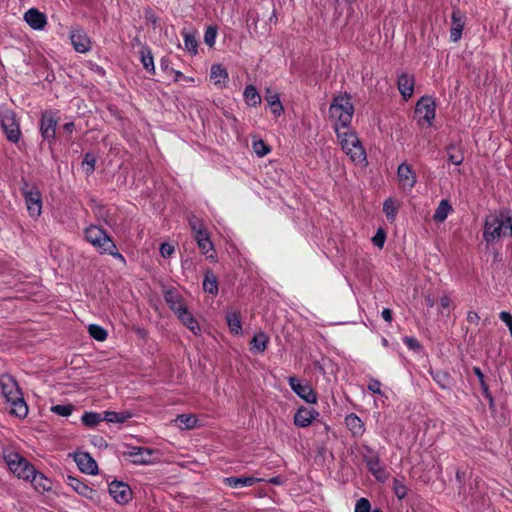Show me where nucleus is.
I'll return each mask as SVG.
<instances>
[{"label":"nucleus","instance_id":"62","mask_svg":"<svg viewBox=\"0 0 512 512\" xmlns=\"http://www.w3.org/2000/svg\"><path fill=\"white\" fill-rule=\"evenodd\" d=\"M381 315H382V318L386 322H391L392 321V311L390 309H388V308L383 309Z\"/></svg>","mask_w":512,"mask_h":512},{"label":"nucleus","instance_id":"61","mask_svg":"<svg viewBox=\"0 0 512 512\" xmlns=\"http://www.w3.org/2000/svg\"><path fill=\"white\" fill-rule=\"evenodd\" d=\"M440 307L444 309H448L451 305V300L448 296H442L439 301Z\"/></svg>","mask_w":512,"mask_h":512},{"label":"nucleus","instance_id":"15","mask_svg":"<svg viewBox=\"0 0 512 512\" xmlns=\"http://www.w3.org/2000/svg\"><path fill=\"white\" fill-rule=\"evenodd\" d=\"M465 24L466 16L458 9L453 10L450 27L451 41L458 42L461 39Z\"/></svg>","mask_w":512,"mask_h":512},{"label":"nucleus","instance_id":"21","mask_svg":"<svg viewBox=\"0 0 512 512\" xmlns=\"http://www.w3.org/2000/svg\"><path fill=\"white\" fill-rule=\"evenodd\" d=\"M28 482H30L33 488L39 493L48 492L52 489V481L36 469H34L32 475L29 477Z\"/></svg>","mask_w":512,"mask_h":512},{"label":"nucleus","instance_id":"58","mask_svg":"<svg viewBox=\"0 0 512 512\" xmlns=\"http://www.w3.org/2000/svg\"><path fill=\"white\" fill-rule=\"evenodd\" d=\"M499 318L502 322H504L508 328L512 326V315L507 311H502L499 314Z\"/></svg>","mask_w":512,"mask_h":512},{"label":"nucleus","instance_id":"4","mask_svg":"<svg viewBox=\"0 0 512 512\" xmlns=\"http://www.w3.org/2000/svg\"><path fill=\"white\" fill-rule=\"evenodd\" d=\"M3 459L9 471L18 479L28 481L35 467L22 456L13 446H6L2 450Z\"/></svg>","mask_w":512,"mask_h":512},{"label":"nucleus","instance_id":"10","mask_svg":"<svg viewBox=\"0 0 512 512\" xmlns=\"http://www.w3.org/2000/svg\"><path fill=\"white\" fill-rule=\"evenodd\" d=\"M415 115L421 125L430 126L435 118V104L429 97H422L415 107Z\"/></svg>","mask_w":512,"mask_h":512},{"label":"nucleus","instance_id":"27","mask_svg":"<svg viewBox=\"0 0 512 512\" xmlns=\"http://www.w3.org/2000/svg\"><path fill=\"white\" fill-rule=\"evenodd\" d=\"M345 424L356 437L362 436L365 431L363 421L354 413H351L345 417Z\"/></svg>","mask_w":512,"mask_h":512},{"label":"nucleus","instance_id":"9","mask_svg":"<svg viewBox=\"0 0 512 512\" xmlns=\"http://www.w3.org/2000/svg\"><path fill=\"white\" fill-rule=\"evenodd\" d=\"M29 216L37 219L42 213V195L38 188L30 187L23 190Z\"/></svg>","mask_w":512,"mask_h":512},{"label":"nucleus","instance_id":"19","mask_svg":"<svg viewBox=\"0 0 512 512\" xmlns=\"http://www.w3.org/2000/svg\"><path fill=\"white\" fill-rule=\"evenodd\" d=\"M319 413L312 408L301 406L294 415V424L306 428L318 417Z\"/></svg>","mask_w":512,"mask_h":512},{"label":"nucleus","instance_id":"28","mask_svg":"<svg viewBox=\"0 0 512 512\" xmlns=\"http://www.w3.org/2000/svg\"><path fill=\"white\" fill-rule=\"evenodd\" d=\"M264 98L274 116L278 117L283 113V106L277 93L268 88Z\"/></svg>","mask_w":512,"mask_h":512},{"label":"nucleus","instance_id":"50","mask_svg":"<svg viewBox=\"0 0 512 512\" xmlns=\"http://www.w3.org/2000/svg\"><path fill=\"white\" fill-rule=\"evenodd\" d=\"M355 512H371V505L368 499L360 498L355 505Z\"/></svg>","mask_w":512,"mask_h":512},{"label":"nucleus","instance_id":"53","mask_svg":"<svg viewBox=\"0 0 512 512\" xmlns=\"http://www.w3.org/2000/svg\"><path fill=\"white\" fill-rule=\"evenodd\" d=\"M368 389L374 394H382L381 382L376 379H371L368 384Z\"/></svg>","mask_w":512,"mask_h":512},{"label":"nucleus","instance_id":"34","mask_svg":"<svg viewBox=\"0 0 512 512\" xmlns=\"http://www.w3.org/2000/svg\"><path fill=\"white\" fill-rule=\"evenodd\" d=\"M226 321L232 333L239 334L242 330L240 314L236 311H229L226 314Z\"/></svg>","mask_w":512,"mask_h":512},{"label":"nucleus","instance_id":"5","mask_svg":"<svg viewBox=\"0 0 512 512\" xmlns=\"http://www.w3.org/2000/svg\"><path fill=\"white\" fill-rule=\"evenodd\" d=\"M330 117L335 120V128H349L351 123L354 107L351 98L348 95H339L335 97L329 108Z\"/></svg>","mask_w":512,"mask_h":512},{"label":"nucleus","instance_id":"32","mask_svg":"<svg viewBox=\"0 0 512 512\" xmlns=\"http://www.w3.org/2000/svg\"><path fill=\"white\" fill-rule=\"evenodd\" d=\"M180 429H193L197 426L198 419L193 414H181L174 420Z\"/></svg>","mask_w":512,"mask_h":512},{"label":"nucleus","instance_id":"35","mask_svg":"<svg viewBox=\"0 0 512 512\" xmlns=\"http://www.w3.org/2000/svg\"><path fill=\"white\" fill-rule=\"evenodd\" d=\"M131 416L129 412L105 411L103 413V419L108 423H123L130 419Z\"/></svg>","mask_w":512,"mask_h":512},{"label":"nucleus","instance_id":"56","mask_svg":"<svg viewBox=\"0 0 512 512\" xmlns=\"http://www.w3.org/2000/svg\"><path fill=\"white\" fill-rule=\"evenodd\" d=\"M375 246L382 248L385 242V234L379 230L372 239Z\"/></svg>","mask_w":512,"mask_h":512},{"label":"nucleus","instance_id":"31","mask_svg":"<svg viewBox=\"0 0 512 512\" xmlns=\"http://www.w3.org/2000/svg\"><path fill=\"white\" fill-rule=\"evenodd\" d=\"M268 341L269 338L265 333L259 332L255 334L250 342L251 350L256 353H263L267 348Z\"/></svg>","mask_w":512,"mask_h":512},{"label":"nucleus","instance_id":"14","mask_svg":"<svg viewBox=\"0 0 512 512\" xmlns=\"http://www.w3.org/2000/svg\"><path fill=\"white\" fill-rule=\"evenodd\" d=\"M57 125L56 114L52 111H46L42 114L40 130L44 139L53 140L55 137Z\"/></svg>","mask_w":512,"mask_h":512},{"label":"nucleus","instance_id":"49","mask_svg":"<svg viewBox=\"0 0 512 512\" xmlns=\"http://www.w3.org/2000/svg\"><path fill=\"white\" fill-rule=\"evenodd\" d=\"M216 36L217 30L214 27L209 26L204 34V42L208 46L212 47L215 44Z\"/></svg>","mask_w":512,"mask_h":512},{"label":"nucleus","instance_id":"26","mask_svg":"<svg viewBox=\"0 0 512 512\" xmlns=\"http://www.w3.org/2000/svg\"><path fill=\"white\" fill-rule=\"evenodd\" d=\"M260 478H256L253 476L248 477H226L223 482L230 488L238 489L242 487H250L254 484L260 482Z\"/></svg>","mask_w":512,"mask_h":512},{"label":"nucleus","instance_id":"8","mask_svg":"<svg viewBox=\"0 0 512 512\" xmlns=\"http://www.w3.org/2000/svg\"><path fill=\"white\" fill-rule=\"evenodd\" d=\"M125 455L136 465H150L160 458V453L157 450L138 446L129 447Z\"/></svg>","mask_w":512,"mask_h":512},{"label":"nucleus","instance_id":"33","mask_svg":"<svg viewBox=\"0 0 512 512\" xmlns=\"http://www.w3.org/2000/svg\"><path fill=\"white\" fill-rule=\"evenodd\" d=\"M140 60L145 70L151 74H155V65L152 52L149 48L143 47L140 50Z\"/></svg>","mask_w":512,"mask_h":512},{"label":"nucleus","instance_id":"18","mask_svg":"<svg viewBox=\"0 0 512 512\" xmlns=\"http://www.w3.org/2000/svg\"><path fill=\"white\" fill-rule=\"evenodd\" d=\"M65 483L76 493L87 499L93 500L97 494L94 489L90 488L86 483L74 476L68 475L65 479Z\"/></svg>","mask_w":512,"mask_h":512},{"label":"nucleus","instance_id":"30","mask_svg":"<svg viewBox=\"0 0 512 512\" xmlns=\"http://www.w3.org/2000/svg\"><path fill=\"white\" fill-rule=\"evenodd\" d=\"M177 317L194 335H199L201 333V328L197 320L194 318L191 312L188 311V309L179 314Z\"/></svg>","mask_w":512,"mask_h":512},{"label":"nucleus","instance_id":"24","mask_svg":"<svg viewBox=\"0 0 512 512\" xmlns=\"http://www.w3.org/2000/svg\"><path fill=\"white\" fill-rule=\"evenodd\" d=\"M397 84H398L399 92L403 96L404 99H409L413 95L414 84H415V80H414L413 76H411L407 73H402L398 77Z\"/></svg>","mask_w":512,"mask_h":512},{"label":"nucleus","instance_id":"16","mask_svg":"<svg viewBox=\"0 0 512 512\" xmlns=\"http://www.w3.org/2000/svg\"><path fill=\"white\" fill-rule=\"evenodd\" d=\"M109 493L119 504H126L131 499L130 487L120 481H113L109 485Z\"/></svg>","mask_w":512,"mask_h":512},{"label":"nucleus","instance_id":"20","mask_svg":"<svg viewBox=\"0 0 512 512\" xmlns=\"http://www.w3.org/2000/svg\"><path fill=\"white\" fill-rule=\"evenodd\" d=\"M24 20L34 30H42L47 24V17L36 8H30L24 14Z\"/></svg>","mask_w":512,"mask_h":512},{"label":"nucleus","instance_id":"22","mask_svg":"<svg viewBox=\"0 0 512 512\" xmlns=\"http://www.w3.org/2000/svg\"><path fill=\"white\" fill-rule=\"evenodd\" d=\"M365 463L371 474L380 481L387 478L385 469L382 467L379 457L376 454H371L365 457Z\"/></svg>","mask_w":512,"mask_h":512},{"label":"nucleus","instance_id":"60","mask_svg":"<svg viewBox=\"0 0 512 512\" xmlns=\"http://www.w3.org/2000/svg\"><path fill=\"white\" fill-rule=\"evenodd\" d=\"M160 67L166 73H171L170 60L168 58L163 57L160 60Z\"/></svg>","mask_w":512,"mask_h":512},{"label":"nucleus","instance_id":"13","mask_svg":"<svg viewBox=\"0 0 512 512\" xmlns=\"http://www.w3.org/2000/svg\"><path fill=\"white\" fill-rule=\"evenodd\" d=\"M70 40L74 49L79 53H86L91 49V40L82 28H72Z\"/></svg>","mask_w":512,"mask_h":512},{"label":"nucleus","instance_id":"45","mask_svg":"<svg viewBox=\"0 0 512 512\" xmlns=\"http://www.w3.org/2000/svg\"><path fill=\"white\" fill-rule=\"evenodd\" d=\"M88 331L91 337L98 341H104L107 337L106 330L96 324H91L88 328Z\"/></svg>","mask_w":512,"mask_h":512},{"label":"nucleus","instance_id":"41","mask_svg":"<svg viewBox=\"0 0 512 512\" xmlns=\"http://www.w3.org/2000/svg\"><path fill=\"white\" fill-rule=\"evenodd\" d=\"M447 153H448V160L450 163H452L454 165L462 164V162L464 160V155L460 148H458L455 145H450L447 148Z\"/></svg>","mask_w":512,"mask_h":512},{"label":"nucleus","instance_id":"38","mask_svg":"<svg viewBox=\"0 0 512 512\" xmlns=\"http://www.w3.org/2000/svg\"><path fill=\"white\" fill-rule=\"evenodd\" d=\"M451 210H452V207L449 204V202L447 200H441L437 209L434 212L433 219L436 222L441 223L447 218V216Z\"/></svg>","mask_w":512,"mask_h":512},{"label":"nucleus","instance_id":"42","mask_svg":"<svg viewBox=\"0 0 512 512\" xmlns=\"http://www.w3.org/2000/svg\"><path fill=\"white\" fill-rule=\"evenodd\" d=\"M188 222H189V226L194 234V237H198V236H200V234L208 233L202 220H200L196 216H191L189 218Z\"/></svg>","mask_w":512,"mask_h":512},{"label":"nucleus","instance_id":"12","mask_svg":"<svg viewBox=\"0 0 512 512\" xmlns=\"http://www.w3.org/2000/svg\"><path fill=\"white\" fill-rule=\"evenodd\" d=\"M397 178L403 191H411L417 181L415 172L407 163H402L398 166Z\"/></svg>","mask_w":512,"mask_h":512},{"label":"nucleus","instance_id":"63","mask_svg":"<svg viewBox=\"0 0 512 512\" xmlns=\"http://www.w3.org/2000/svg\"><path fill=\"white\" fill-rule=\"evenodd\" d=\"M395 493L399 499H403L406 496V487L405 486L396 487Z\"/></svg>","mask_w":512,"mask_h":512},{"label":"nucleus","instance_id":"48","mask_svg":"<svg viewBox=\"0 0 512 512\" xmlns=\"http://www.w3.org/2000/svg\"><path fill=\"white\" fill-rule=\"evenodd\" d=\"M253 149H254L255 153L258 156H260V157L265 156L270 151V149L268 148L266 143L264 141H262V140L254 141L253 142Z\"/></svg>","mask_w":512,"mask_h":512},{"label":"nucleus","instance_id":"25","mask_svg":"<svg viewBox=\"0 0 512 512\" xmlns=\"http://www.w3.org/2000/svg\"><path fill=\"white\" fill-rule=\"evenodd\" d=\"M228 73L221 64H213L210 69V79L219 88H224L228 81Z\"/></svg>","mask_w":512,"mask_h":512},{"label":"nucleus","instance_id":"2","mask_svg":"<svg viewBox=\"0 0 512 512\" xmlns=\"http://www.w3.org/2000/svg\"><path fill=\"white\" fill-rule=\"evenodd\" d=\"M0 388L3 397L10 404V412L19 418L26 417L28 406L15 379L7 374L1 375Z\"/></svg>","mask_w":512,"mask_h":512},{"label":"nucleus","instance_id":"54","mask_svg":"<svg viewBox=\"0 0 512 512\" xmlns=\"http://www.w3.org/2000/svg\"><path fill=\"white\" fill-rule=\"evenodd\" d=\"M473 372L474 374L477 376L479 382H480V385L482 387V389L487 392L488 391V386L486 385L485 383V380H484V374L483 372L481 371V369L479 367H474L473 368Z\"/></svg>","mask_w":512,"mask_h":512},{"label":"nucleus","instance_id":"7","mask_svg":"<svg viewBox=\"0 0 512 512\" xmlns=\"http://www.w3.org/2000/svg\"><path fill=\"white\" fill-rule=\"evenodd\" d=\"M0 122L6 138L17 143L21 138V130L16 113L8 108L0 109Z\"/></svg>","mask_w":512,"mask_h":512},{"label":"nucleus","instance_id":"40","mask_svg":"<svg viewBox=\"0 0 512 512\" xmlns=\"http://www.w3.org/2000/svg\"><path fill=\"white\" fill-rule=\"evenodd\" d=\"M433 380L442 388L448 389L452 385L450 375L445 371H436L431 373Z\"/></svg>","mask_w":512,"mask_h":512},{"label":"nucleus","instance_id":"6","mask_svg":"<svg viewBox=\"0 0 512 512\" xmlns=\"http://www.w3.org/2000/svg\"><path fill=\"white\" fill-rule=\"evenodd\" d=\"M84 236L97 251H110L108 248H113V240L106 233L104 229L97 225H89L84 230Z\"/></svg>","mask_w":512,"mask_h":512},{"label":"nucleus","instance_id":"1","mask_svg":"<svg viewBox=\"0 0 512 512\" xmlns=\"http://www.w3.org/2000/svg\"><path fill=\"white\" fill-rule=\"evenodd\" d=\"M512 235V217L508 212L500 211L486 217L483 238L487 243Z\"/></svg>","mask_w":512,"mask_h":512},{"label":"nucleus","instance_id":"52","mask_svg":"<svg viewBox=\"0 0 512 512\" xmlns=\"http://www.w3.org/2000/svg\"><path fill=\"white\" fill-rule=\"evenodd\" d=\"M403 342L406 344V346L411 350H417L420 348L419 341L414 337H404Z\"/></svg>","mask_w":512,"mask_h":512},{"label":"nucleus","instance_id":"3","mask_svg":"<svg viewBox=\"0 0 512 512\" xmlns=\"http://www.w3.org/2000/svg\"><path fill=\"white\" fill-rule=\"evenodd\" d=\"M336 134L342 150L355 164H364L366 162V152L354 131L349 128L336 127Z\"/></svg>","mask_w":512,"mask_h":512},{"label":"nucleus","instance_id":"39","mask_svg":"<svg viewBox=\"0 0 512 512\" xmlns=\"http://www.w3.org/2000/svg\"><path fill=\"white\" fill-rule=\"evenodd\" d=\"M203 289L205 292L215 295L218 293V284L216 277L211 272H206L204 281H203Z\"/></svg>","mask_w":512,"mask_h":512},{"label":"nucleus","instance_id":"57","mask_svg":"<svg viewBox=\"0 0 512 512\" xmlns=\"http://www.w3.org/2000/svg\"><path fill=\"white\" fill-rule=\"evenodd\" d=\"M499 318L502 322H504L508 328L512 326V315L507 311H502L499 314Z\"/></svg>","mask_w":512,"mask_h":512},{"label":"nucleus","instance_id":"46","mask_svg":"<svg viewBox=\"0 0 512 512\" xmlns=\"http://www.w3.org/2000/svg\"><path fill=\"white\" fill-rule=\"evenodd\" d=\"M96 159L92 154L87 153L82 161V168L86 174H91L95 169Z\"/></svg>","mask_w":512,"mask_h":512},{"label":"nucleus","instance_id":"55","mask_svg":"<svg viewBox=\"0 0 512 512\" xmlns=\"http://www.w3.org/2000/svg\"><path fill=\"white\" fill-rule=\"evenodd\" d=\"M108 249L110 251H102L101 254H109V255L113 256L114 258H116L122 262H125V258L123 257V255L121 253L118 252L117 247L114 242H113V248H108Z\"/></svg>","mask_w":512,"mask_h":512},{"label":"nucleus","instance_id":"23","mask_svg":"<svg viewBox=\"0 0 512 512\" xmlns=\"http://www.w3.org/2000/svg\"><path fill=\"white\" fill-rule=\"evenodd\" d=\"M165 301L176 316L187 310V306L183 298L175 291H167L165 293Z\"/></svg>","mask_w":512,"mask_h":512},{"label":"nucleus","instance_id":"51","mask_svg":"<svg viewBox=\"0 0 512 512\" xmlns=\"http://www.w3.org/2000/svg\"><path fill=\"white\" fill-rule=\"evenodd\" d=\"M174 251V246L169 243H162L160 246V254L164 258L170 257L174 253Z\"/></svg>","mask_w":512,"mask_h":512},{"label":"nucleus","instance_id":"64","mask_svg":"<svg viewBox=\"0 0 512 512\" xmlns=\"http://www.w3.org/2000/svg\"><path fill=\"white\" fill-rule=\"evenodd\" d=\"M268 482L274 485H282L284 483L283 478L280 476L272 477Z\"/></svg>","mask_w":512,"mask_h":512},{"label":"nucleus","instance_id":"43","mask_svg":"<svg viewBox=\"0 0 512 512\" xmlns=\"http://www.w3.org/2000/svg\"><path fill=\"white\" fill-rule=\"evenodd\" d=\"M103 416L96 412H85L82 416V422L86 426L93 427L103 421Z\"/></svg>","mask_w":512,"mask_h":512},{"label":"nucleus","instance_id":"44","mask_svg":"<svg viewBox=\"0 0 512 512\" xmlns=\"http://www.w3.org/2000/svg\"><path fill=\"white\" fill-rule=\"evenodd\" d=\"M185 49L192 53H197L198 42L194 34L189 32H183Z\"/></svg>","mask_w":512,"mask_h":512},{"label":"nucleus","instance_id":"36","mask_svg":"<svg viewBox=\"0 0 512 512\" xmlns=\"http://www.w3.org/2000/svg\"><path fill=\"white\" fill-rule=\"evenodd\" d=\"M244 99L250 106H257L261 103V96L253 85H247L244 90Z\"/></svg>","mask_w":512,"mask_h":512},{"label":"nucleus","instance_id":"37","mask_svg":"<svg viewBox=\"0 0 512 512\" xmlns=\"http://www.w3.org/2000/svg\"><path fill=\"white\" fill-rule=\"evenodd\" d=\"M398 208L399 205L394 199L388 198L387 200H385V202L383 203V212L385 213L388 221H395L398 213Z\"/></svg>","mask_w":512,"mask_h":512},{"label":"nucleus","instance_id":"47","mask_svg":"<svg viewBox=\"0 0 512 512\" xmlns=\"http://www.w3.org/2000/svg\"><path fill=\"white\" fill-rule=\"evenodd\" d=\"M51 411L59 416L68 417L73 411L71 405H55L51 407Z\"/></svg>","mask_w":512,"mask_h":512},{"label":"nucleus","instance_id":"17","mask_svg":"<svg viewBox=\"0 0 512 512\" xmlns=\"http://www.w3.org/2000/svg\"><path fill=\"white\" fill-rule=\"evenodd\" d=\"M78 468L86 474L94 475L98 471V465L93 457L86 452H78L74 456Z\"/></svg>","mask_w":512,"mask_h":512},{"label":"nucleus","instance_id":"29","mask_svg":"<svg viewBox=\"0 0 512 512\" xmlns=\"http://www.w3.org/2000/svg\"><path fill=\"white\" fill-rule=\"evenodd\" d=\"M195 240L197 242L199 249L204 255L207 256V258H215L214 253L209 254L210 252H214V248L208 233L200 234V236L195 237Z\"/></svg>","mask_w":512,"mask_h":512},{"label":"nucleus","instance_id":"11","mask_svg":"<svg viewBox=\"0 0 512 512\" xmlns=\"http://www.w3.org/2000/svg\"><path fill=\"white\" fill-rule=\"evenodd\" d=\"M288 383L292 391L297 394L301 399L309 404L317 402V395L311 385L301 383L296 377L291 376L288 378Z\"/></svg>","mask_w":512,"mask_h":512},{"label":"nucleus","instance_id":"59","mask_svg":"<svg viewBox=\"0 0 512 512\" xmlns=\"http://www.w3.org/2000/svg\"><path fill=\"white\" fill-rule=\"evenodd\" d=\"M467 321L473 324H478L480 321V317L478 313L475 311H469L467 314Z\"/></svg>","mask_w":512,"mask_h":512}]
</instances>
